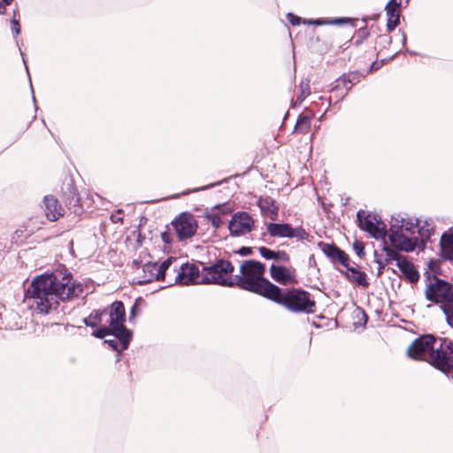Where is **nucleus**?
<instances>
[{"label": "nucleus", "mask_w": 453, "mask_h": 453, "mask_svg": "<svg viewBox=\"0 0 453 453\" xmlns=\"http://www.w3.org/2000/svg\"><path fill=\"white\" fill-rule=\"evenodd\" d=\"M82 292V286L75 284L66 270H57L50 274L35 277L25 296V302L34 311L57 310L60 302H65Z\"/></svg>", "instance_id": "1"}, {"label": "nucleus", "mask_w": 453, "mask_h": 453, "mask_svg": "<svg viewBox=\"0 0 453 453\" xmlns=\"http://www.w3.org/2000/svg\"><path fill=\"white\" fill-rule=\"evenodd\" d=\"M407 354L413 359L430 363L441 372L449 368V358L453 357V342L447 338L435 339L427 334L416 339L408 348Z\"/></svg>", "instance_id": "2"}, {"label": "nucleus", "mask_w": 453, "mask_h": 453, "mask_svg": "<svg viewBox=\"0 0 453 453\" xmlns=\"http://www.w3.org/2000/svg\"><path fill=\"white\" fill-rule=\"evenodd\" d=\"M241 275L234 279L238 287L267 299L278 292V286L264 277L265 266L259 261L247 260L241 265Z\"/></svg>", "instance_id": "3"}, {"label": "nucleus", "mask_w": 453, "mask_h": 453, "mask_svg": "<svg viewBox=\"0 0 453 453\" xmlns=\"http://www.w3.org/2000/svg\"><path fill=\"white\" fill-rule=\"evenodd\" d=\"M125 321L126 313H110V317L106 319L109 326L95 330L92 335L97 338L111 336L104 340V343L121 352L127 349L132 338V332L124 326Z\"/></svg>", "instance_id": "4"}, {"label": "nucleus", "mask_w": 453, "mask_h": 453, "mask_svg": "<svg viewBox=\"0 0 453 453\" xmlns=\"http://www.w3.org/2000/svg\"><path fill=\"white\" fill-rule=\"evenodd\" d=\"M269 300L282 304L294 311H304L315 305V302L311 299L309 292L297 288L284 292L278 287V292L271 296Z\"/></svg>", "instance_id": "5"}, {"label": "nucleus", "mask_w": 453, "mask_h": 453, "mask_svg": "<svg viewBox=\"0 0 453 453\" xmlns=\"http://www.w3.org/2000/svg\"><path fill=\"white\" fill-rule=\"evenodd\" d=\"M427 300L440 304L443 311H453V285L436 277L426 288Z\"/></svg>", "instance_id": "6"}, {"label": "nucleus", "mask_w": 453, "mask_h": 453, "mask_svg": "<svg viewBox=\"0 0 453 453\" xmlns=\"http://www.w3.org/2000/svg\"><path fill=\"white\" fill-rule=\"evenodd\" d=\"M234 272L232 264L224 259L214 265L203 268L202 284H218L222 286L234 285L231 273Z\"/></svg>", "instance_id": "7"}, {"label": "nucleus", "mask_w": 453, "mask_h": 453, "mask_svg": "<svg viewBox=\"0 0 453 453\" xmlns=\"http://www.w3.org/2000/svg\"><path fill=\"white\" fill-rule=\"evenodd\" d=\"M203 272L200 273L199 267L193 263H185L179 266L171 265V273L169 282L173 280L175 283L180 285L202 284Z\"/></svg>", "instance_id": "8"}, {"label": "nucleus", "mask_w": 453, "mask_h": 453, "mask_svg": "<svg viewBox=\"0 0 453 453\" xmlns=\"http://www.w3.org/2000/svg\"><path fill=\"white\" fill-rule=\"evenodd\" d=\"M177 259L169 257L160 265L157 263H148L142 266V276L138 280L140 284L149 283L154 280H165L171 273V265L176 264Z\"/></svg>", "instance_id": "9"}, {"label": "nucleus", "mask_w": 453, "mask_h": 453, "mask_svg": "<svg viewBox=\"0 0 453 453\" xmlns=\"http://www.w3.org/2000/svg\"><path fill=\"white\" fill-rule=\"evenodd\" d=\"M172 226L180 241L194 236L198 227L195 216L189 212L180 213L172 221Z\"/></svg>", "instance_id": "10"}, {"label": "nucleus", "mask_w": 453, "mask_h": 453, "mask_svg": "<svg viewBox=\"0 0 453 453\" xmlns=\"http://www.w3.org/2000/svg\"><path fill=\"white\" fill-rule=\"evenodd\" d=\"M365 211H359L357 214L359 226L362 229L368 232L375 239L385 240L387 236L386 225L375 215L367 214L363 216Z\"/></svg>", "instance_id": "11"}, {"label": "nucleus", "mask_w": 453, "mask_h": 453, "mask_svg": "<svg viewBox=\"0 0 453 453\" xmlns=\"http://www.w3.org/2000/svg\"><path fill=\"white\" fill-rule=\"evenodd\" d=\"M255 226L253 218L245 211H238L232 216L228 229L232 236L239 237L250 233Z\"/></svg>", "instance_id": "12"}, {"label": "nucleus", "mask_w": 453, "mask_h": 453, "mask_svg": "<svg viewBox=\"0 0 453 453\" xmlns=\"http://www.w3.org/2000/svg\"><path fill=\"white\" fill-rule=\"evenodd\" d=\"M270 276L280 285H296L298 283L296 270L293 267L273 264L270 267Z\"/></svg>", "instance_id": "13"}, {"label": "nucleus", "mask_w": 453, "mask_h": 453, "mask_svg": "<svg viewBox=\"0 0 453 453\" xmlns=\"http://www.w3.org/2000/svg\"><path fill=\"white\" fill-rule=\"evenodd\" d=\"M392 246L399 250L411 252L413 251L418 243V238L404 233L389 231L388 234Z\"/></svg>", "instance_id": "14"}, {"label": "nucleus", "mask_w": 453, "mask_h": 453, "mask_svg": "<svg viewBox=\"0 0 453 453\" xmlns=\"http://www.w3.org/2000/svg\"><path fill=\"white\" fill-rule=\"evenodd\" d=\"M418 226L419 221L418 219L404 218L398 214L391 218L389 231L413 235L417 232Z\"/></svg>", "instance_id": "15"}, {"label": "nucleus", "mask_w": 453, "mask_h": 453, "mask_svg": "<svg viewBox=\"0 0 453 453\" xmlns=\"http://www.w3.org/2000/svg\"><path fill=\"white\" fill-rule=\"evenodd\" d=\"M45 216L50 221H56L64 215V209L53 196H46L43 199Z\"/></svg>", "instance_id": "16"}, {"label": "nucleus", "mask_w": 453, "mask_h": 453, "mask_svg": "<svg viewBox=\"0 0 453 453\" xmlns=\"http://www.w3.org/2000/svg\"><path fill=\"white\" fill-rule=\"evenodd\" d=\"M319 246L321 247L324 254L333 262H339L343 266H347V264L349 263V257L344 251L341 250L334 244L319 242Z\"/></svg>", "instance_id": "17"}, {"label": "nucleus", "mask_w": 453, "mask_h": 453, "mask_svg": "<svg viewBox=\"0 0 453 453\" xmlns=\"http://www.w3.org/2000/svg\"><path fill=\"white\" fill-rule=\"evenodd\" d=\"M257 205L260 208L261 214L270 219L271 220L276 219L279 211V206L274 199L270 196L260 197L257 201Z\"/></svg>", "instance_id": "18"}, {"label": "nucleus", "mask_w": 453, "mask_h": 453, "mask_svg": "<svg viewBox=\"0 0 453 453\" xmlns=\"http://www.w3.org/2000/svg\"><path fill=\"white\" fill-rule=\"evenodd\" d=\"M345 326L353 330L362 331L368 320L367 313H344Z\"/></svg>", "instance_id": "19"}, {"label": "nucleus", "mask_w": 453, "mask_h": 453, "mask_svg": "<svg viewBox=\"0 0 453 453\" xmlns=\"http://www.w3.org/2000/svg\"><path fill=\"white\" fill-rule=\"evenodd\" d=\"M399 6L400 3H397L396 0H390L386 5L387 28L389 32L393 31L399 23Z\"/></svg>", "instance_id": "20"}, {"label": "nucleus", "mask_w": 453, "mask_h": 453, "mask_svg": "<svg viewBox=\"0 0 453 453\" xmlns=\"http://www.w3.org/2000/svg\"><path fill=\"white\" fill-rule=\"evenodd\" d=\"M345 267L346 271L344 272V275L349 281L356 283L357 285L363 288H367L369 286L365 273L361 272L355 267L349 266V263Z\"/></svg>", "instance_id": "21"}, {"label": "nucleus", "mask_w": 453, "mask_h": 453, "mask_svg": "<svg viewBox=\"0 0 453 453\" xmlns=\"http://www.w3.org/2000/svg\"><path fill=\"white\" fill-rule=\"evenodd\" d=\"M314 316L311 319L312 324L317 328L324 329H334L338 326V320L336 318L326 317L322 313H313Z\"/></svg>", "instance_id": "22"}, {"label": "nucleus", "mask_w": 453, "mask_h": 453, "mask_svg": "<svg viewBox=\"0 0 453 453\" xmlns=\"http://www.w3.org/2000/svg\"><path fill=\"white\" fill-rule=\"evenodd\" d=\"M401 273L408 279L411 283L417 282L419 275L413 264L405 258L398 261L396 265Z\"/></svg>", "instance_id": "23"}, {"label": "nucleus", "mask_w": 453, "mask_h": 453, "mask_svg": "<svg viewBox=\"0 0 453 453\" xmlns=\"http://www.w3.org/2000/svg\"><path fill=\"white\" fill-rule=\"evenodd\" d=\"M0 319L6 329H20L23 326L19 313H0Z\"/></svg>", "instance_id": "24"}, {"label": "nucleus", "mask_w": 453, "mask_h": 453, "mask_svg": "<svg viewBox=\"0 0 453 453\" xmlns=\"http://www.w3.org/2000/svg\"><path fill=\"white\" fill-rule=\"evenodd\" d=\"M267 232L273 237H290L291 226L288 224L269 223Z\"/></svg>", "instance_id": "25"}, {"label": "nucleus", "mask_w": 453, "mask_h": 453, "mask_svg": "<svg viewBox=\"0 0 453 453\" xmlns=\"http://www.w3.org/2000/svg\"><path fill=\"white\" fill-rule=\"evenodd\" d=\"M383 250L386 253L385 260L388 262V264L391 263L392 261H395L397 265L398 261L405 258V257L400 255L396 250L388 247L387 245H385Z\"/></svg>", "instance_id": "26"}, {"label": "nucleus", "mask_w": 453, "mask_h": 453, "mask_svg": "<svg viewBox=\"0 0 453 453\" xmlns=\"http://www.w3.org/2000/svg\"><path fill=\"white\" fill-rule=\"evenodd\" d=\"M103 315L110 316V313H95L94 315L91 314L88 318L83 319V323L88 326H97L103 320Z\"/></svg>", "instance_id": "27"}, {"label": "nucleus", "mask_w": 453, "mask_h": 453, "mask_svg": "<svg viewBox=\"0 0 453 453\" xmlns=\"http://www.w3.org/2000/svg\"><path fill=\"white\" fill-rule=\"evenodd\" d=\"M311 127V119L307 116H300L296 124V129L301 133L306 132Z\"/></svg>", "instance_id": "28"}, {"label": "nucleus", "mask_w": 453, "mask_h": 453, "mask_svg": "<svg viewBox=\"0 0 453 453\" xmlns=\"http://www.w3.org/2000/svg\"><path fill=\"white\" fill-rule=\"evenodd\" d=\"M300 95L297 96V100L303 101L311 93L309 81H301L300 85Z\"/></svg>", "instance_id": "29"}, {"label": "nucleus", "mask_w": 453, "mask_h": 453, "mask_svg": "<svg viewBox=\"0 0 453 453\" xmlns=\"http://www.w3.org/2000/svg\"><path fill=\"white\" fill-rule=\"evenodd\" d=\"M296 237L298 240H306L309 237V234L303 227H291V234L289 238Z\"/></svg>", "instance_id": "30"}, {"label": "nucleus", "mask_w": 453, "mask_h": 453, "mask_svg": "<svg viewBox=\"0 0 453 453\" xmlns=\"http://www.w3.org/2000/svg\"><path fill=\"white\" fill-rule=\"evenodd\" d=\"M344 22L343 19H335L331 20H321V19H305L303 20L304 24H314V25H324V24H342Z\"/></svg>", "instance_id": "31"}, {"label": "nucleus", "mask_w": 453, "mask_h": 453, "mask_svg": "<svg viewBox=\"0 0 453 453\" xmlns=\"http://www.w3.org/2000/svg\"><path fill=\"white\" fill-rule=\"evenodd\" d=\"M206 218L215 228H219L223 223L220 215L217 212L207 213Z\"/></svg>", "instance_id": "32"}, {"label": "nucleus", "mask_w": 453, "mask_h": 453, "mask_svg": "<svg viewBox=\"0 0 453 453\" xmlns=\"http://www.w3.org/2000/svg\"><path fill=\"white\" fill-rule=\"evenodd\" d=\"M259 250V253L260 255L265 258V259H276V253L277 251H274V250H272L266 247H260L258 249Z\"/></svg>", "instance_id": "33"}, {"label": "nucleus", "mask_w": 453, "mask_h": 453, "mask_svg": "<svg viewBox=\"0 0 453 453\" xmlns=\"http://www.w3.org/2000/svg\"><path fill=\"white\" fill-rule=\"evenodd\" d=\"M374 261L378 265V274H381L383 272V269L388 264V262L385 260V257H381L377 251H374Z\"/></svg>", "instance_id": "34"}, {"label": "nucleus", "mask_w": 453, "mask_h": 453, "mask_svg": "<svg viewBox=\"0 0 453 453\" xmlns=\"http://www.w3.org/2000/svg\"><path fill=\"white\" fill-rule=\"evenodd\" d=\"M440 244L445 257L453 260V244L446 246V244L442 242V236L441 237Z\"/></svg>", "instance_id": "35"}, {"label": "nucleus", "mask_w": 453, "mask_h": 453, "mask_svg": "<svg viewBox=\"0 0 453 453\" xmlns=\"http://www.w3.org/2000/svg\"><path fill=\"white\" fill-rule=\"evenodd\" d=\"M426 226H422L417 229V231L420 234V235L429 238L433 233V228L426 222Z\"/></svg>", "instance_id": "36"}, {"label": "nucleus", "mask_w": 453, "mask_h": 453, "mask_svg": "<svg viewBox=\"0 0 453 453\" xmlns=\"http://www.w3.org/2000/svg\"><path fill=\"white\" fill-rule=\"evenodd\" d=\"M442 242L446 244V246H449L453 244V227L449 233H444L442 234Z\"/></svg>", "instance_id": "37"}, {"label": "nucleus", "mask_w": 453, "mask_h": 453, "mask_svg": "<svg viewBox=\"0 0 453 453\" xmlns=\"http://www.w3.org/2000/svg\"><path fill=\"white\" fill-rule=\"evenodd\" d=\"M353 249L359 257H362L365 255L364 245L361 242H355L353 243Z\"/></svg>", "instance_id": "38"}, {"label": "nucleus", "mask_w": 453, "mask_h": 453, "mask_svg": "<svg viewBox=\"0 0 453 453\" xmlns=\"http://www.w3.org/2000/svg\"><path fill=\"white\" fill-rule=\"evenodd\" d=\"M351 78L356 79L357 75L355 73L349 74L348 77L343 76L341 79V81L343 83L344 88L349 90L351 88V85H348V83H352Z\"/></svg>", "instance_id": "39"}, {"label": "nucleus", "mask_w": 453, "mask_h": 453, "mask_svg": "<svg viewBox=\"0 0 453 453\" xmlns=\"http://www.w3.org/2000/svg\"><path fill=\"white\" fill-rule=\"evenodd\" d=\"M110 311H125L124 303L121 301L113 302Z\"/></svg>", "instance_id": "40"}, {"label": "nucleus", "mask_w": 453, "mask_h": 453, "mask_svg": "<svg viewBox=\"0 0 453 453\" xmlns=\"http://www.w3.org/2000/svg\"><path fill=\"white\" fill-rule=\"evenodd\" d=\"M276 256L277 257H276L275 260L283 261V262L289 261V256L286 251L279 250V251H277Z\"/></svg>", "instance_id": "41"}, {"label": "nucleus", "mask_w": 453, "mask_h": 453, "mask_svg": "<svg viewBox=\"0 0 453 453\" xmlns=\"http://www.w3.org/2000/svg\"><path fill=\"white\" fill-rule=\"evenodd\" d=\"M287 18L293 26L300 24L301 19L293 13H288Z\"/></svg>", "instance_id": "42"}, {"label": "nucleus", "mask_w": 453, "mask_h": 453, "mask_svg": "<svg viewBox=\"0 0 453 453\" xmlns=\"http://www.w3.org/2000/svg\"><path fill=\"white\" fill-rule=\"evenodd\" d=\"M144 303V300L142 298H137L132 308L130 309V311L134 312L138 311L140 310L141 304Z\"/></svg>", "instance_id": "43"}, {"label": "nucleus", "mask_w": 453, "mask_h": 453, "mask_svg": "<svg viewBox=\"0 0 453 453\" xmlns=\"http://www.w3.org/2000/svg\"><path fill=\"white\" fill-rule=\"evenodd\" d=\"M12 32L18 35H19L20 33V27H19V20L16 19L15 18L12 20Z\"/></svg>", "instance_id": "44"}, {"label": "nucleus", "mask_w": 453, "mask_h": 453, "mask_svg": "<svg viewBox=\"0 0 453 453\" xmlns=\"http://www.w3.org/2000/svg\"><path fill=\"white\" fill-rule=\"evenodd\" d=\"M453 357L449 358V368L447 371L442 372L446 376L449 377L451 376L453 378V363H452Z\"/></svg>", "instance_id": "45"}, {"label": "nucleus", "mask_w": 453, "mask_h": 453, "mask_svg": "<svg viewBox=\"0 0 453 453\" xmlns=\"http://www.w3.org/2000/svg\"><path fill=\"white\" fill-rule=\"evenodd\" d=\"M448 324L453 328V313H445Z\"/></svg>", "instance_id": "46"}, {"label": "nucleus", "mask_w": 453, "mask_h": 453, "mask_svg": "<svg viewBox=\"0 0 453 453\" xmlns=\"http://www.w3.org/2000/svg\"><path fill=\"white\" fill-rule=\"evenodd\" d=\"M240 253L242 255H250L251 253V249L250 248H247V247H243L240 250Z\"/></svg>", "instance_id": "47"}, {"label": "nucleus", "mask_w": 453, "mask_h": 453, "mask_svg": "<svg viewBox=\"0 0 453 453\" xmlns=\"http://www.w3.org/2000/svg\"><path fill=\"white\" fill-rule=\"evenodd\" d=\"M5 5H3L2 4H0V14H4L5 12Z\"/></svg>", "instance_id": "48"}, {"label": "nucleus", "mask_w": 453, "mask_h": 453, "mask_svg": "<svg viewBox=\"0 0 453 453\" xmlns=\"http://www.w3.org/2000/svg\"><path fill=\"white\" fill-rule=\"evenodd\" d=\"M166 237H167V234H166V233H164V234H162V238H163V240H164L165 242H168V240L166 239Z\"/></svg>", "instance_id": "49"}, {"label": "nucleus", "mask_w": 453, "mask_h": 453, "mask_svg": "<svg viewBox=\"0 0 453 453\" xmlns=\"http://www.w3.org/2000/svg\"><path fill=\"white\" fill-rule=\"evenodd\" d=\"M2 1L4 3L5 5H9L12 2V0H2Z\"/></svg>", "instance_id": "50"}, {"label": "nucleus", "mask_w": 453, "mask_h": 453, "mask_svg": "<svg viewBox=\"0 0 453 453\" xmlns=\"http://www.w3.org/2000/svg\"><path fill=\"white\" fill-rule=\"evenodd\" d=\"M111 219H112L113 222H117L118 220H119V219H118V217H114V216H112Z\"/></svg>", "instance_id": "51"}, {"label": "nucleus", "mask_w": 453, "mask_h": 453, "mask_svg": "<svg viewBox=\"0 0 453 453\" xmlns=\"http://www.w3.org/2000/svg\"><path fill=\"white\" fill-rule=\"evenodd\" d=\"M111 219H112L113 222H117L118 220H119V219H118V217H114V216H112Z\"/></svg>", "instance_id": "52"}, {"label": "nucleus", "mask_w": 453, "mask_h": 453, "mask_svg": "<svg viewBox=\"0 0 453 453\" xmlns=\"http://www.w3.org/2000/svg\"><path fill=\"white\" fill-rule=\"evenodd\" d=\"M134 316H135V313H134V312H132V313H131V316H130V318H129V319H130V320L134 319Z\"/></svg>", "instance_id": "53"}]
</instances>
